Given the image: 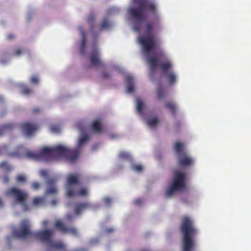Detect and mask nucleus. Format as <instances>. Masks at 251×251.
<instances>
[{"label":"nucleus","mask_w":251,"mask_h":251,"mask_svg":"<svg viewBox=\"0 0 251 251\" xmlns=\"http://www.w3.org/2000/svg\"><path fill=\"white\" fill-rule=\"evenodd\" d=\"M135 6L129 9V13L135 20L143 22L148 17V13H151L155 16V22H148L145 25V35H141L138 38V41L142 46L143 51L146 54L147 57L151 55V51L154 50L157 47L156 39L151 32L154 27L159 25L160 20L157 13V6L153 2L147 0H133Z\"/></svg>","instance_id":"nucleus-1"},{"label":"nucleus","mask_w":251,"mask_h":251,"mask_svg":"<svg viewBox=\"0 0 251 251\" xmlns=\"http://www.w3.org/2000/svg\"><path fill=\"white\" fill-rule=\"evenodd\" d=\"M30 223L28 220L22 221L18 226H13L11 235L6 237V242L9 248L12 244L17 239H25L28 237H35L47 246L46 251L61 250L63 249V244L52 240L53 231L51 229H44L41 231H31L30 230Z\"/></svg>","instance_id":"nucleus-2"},{"label":"nucleus","mask_w":251,"mask_h":251,"mask_svg":"<svg viewBox=\"0 0 251 251\" xmlns=\"http://www.w3.org/2000/svg\"><path fill=\"white\" fill-rule=\"evenodd\" d=\"M179 230L182 236V251H193L196 245L195 238L198 233L193 220L187 216L182 217Z\"/></svg>","instance_id":"nucleus-3"},{"label":"nucleus","mask_w":251,"mask_h":251,"mask_svg":"<svg viewBox=\"0 0 251 251\" xmlns=\"http://www.w3.org/2000/svg\"><path fill=\"white\" fill-rule=\"evenodd\" d=\"M165 56V52L162 50H159L157 52L156 56L149 55L147 57V61L151 70L150 77L152 79L153 73L156 68L159 67L160 70L166 75L169 83L174 84L176 80V75L174 72H168L172 68L171 62L169 60H166L159 63V59H164Z\"/></svg>","instance_id":"nucleus-4"},{"label":"nucleus","mask_w":251,"mask_h":251,"mask_svg":"<svg viewBox=\"0 0 251 251\" xmlns=\"http://www.w3.org/2000/svg\"><path fill=\"white\" fill-rule=\"evenodd\" d=\"M63 155V145L55 147H44L38 153L28 151L26 156L30 159L49 161Z\"/></svg>","instance_id":"nucleus-5"},{"label":"nucleus","mask_w":251,"mask_h":251,"mask_svg":"<svg viewBox=\"0 0 251 251\" xmlns=\"http://www.w3.org/2000/svg\"><path fill=\"white\" fill-rule=\"evenodd\" d=\"M186 175L179 171L175 173L171 185L168 188L166 192V197H171L177 191H181L186 186Z\"/></svg>","instance_id":"nucleus-6"},{"label":"nucleus","mask_w":251,"mask_h":251,"mask_svg":"<svg viewBox=\"0 0 251 251\" xmlns=\"http://www.w3.org/2000/svg\"><path fill=\"white\" fill-rule=\"evenodd\" d=\"M89 140V136L84 135L80 137L78 140V147L75 149H69L64 146V159L69 163H74L78 159L80 153V147Z\"/></svg>","instance_id":"nucleus-7"},{"label":"nucleus","mask_w":251,"mask_h":251,"mask_svg":"<svg viewBox=\"0 0 251 251\" xmlns=\"http://www.w3.org/2000/svg\"><path fill=\"white\" fill-rule=\"evenodd\" d=\"M5 193L6 196L14 198L16 202L21 204L24 212L29 211V208L26 202L27 197L26 192L16 187H12L6 190Z\"/></svg>","instance_id":"nucleus-8"},{"label":"nucleus","mask_w":251,"mask_h":251,"mask_svg":"<svg viewBox=\"0 0 251 251\" xmlns=\"http://www.w3.org/2000/svg\"><path fill=\"white\" fill-rule=\"evenodd\" d=\"M174 148L178 157L177 164L179 166L187 167L193 164V160L187 155L182 143H176Z\"/></svg>","instance_id":"nucleus-9"},{"label":"nucleus","mask_w":251,"mask_h":251,"mask_svg":"<svg viewBox=\"0 0 251 251\" xmlns=\"http://www.w3.org/2000/svg\"><path fill=\"white\" fill-rule=\"evenodd\" d=\"M74 216L72 214H67L65 217V223H64V234H68L77 236L78 234L77 230L72 225H68L67 223L72 222L74 220Z\"/></svg>","instance_id":"nucleus-10"},{"label":"nucleus","mask_w":251,"mask_h":251,"mask_svg":"<svg viewBox=\"0 0 251 251\" xmlns=\"http://www.w3.org/2000/svg\"><path fill=\"white\" fill-rule=\"evenodd\" d=\"M79 187H70L68 191H66V196L69 198L87 196V190L84 188L79 189Z\"/></svg>","instance_id":"nucleus-11"},{"label":"nucleus","mask_w":251,"mask_h":251,"mask_svg":"<svg viewBox=\"0 0 251 251\" xmlns=\"http://www.w3.org/2000/svg\"><path fill=\"white\" fill-rule=\"evenodd\" d=\"M46 182L48 185L46 192V195H56L58 190L55 186L56 180L54 178H47Z\"/></svg>","instance_id":"nucleus-12"},{"label":"nucleus","mask_w":251,"mask_h":251,"mask_svg":"<svg viewBox=\"0 0 251 251\" xmlns=\"http://www.w3.org/2000/svg\"><path fill=\"white\" fill-rule=\"evenodd\" d=\"M89 60L91 63L94 66H103L102 62L99 58V52L98 49L95 48L91 53Z\"/></svg>","instance_id":"nucleus-13"},{"label":"nucleus","mask_w":251,"mask_h":251,"mask_svg":"<svg viewBox=\"0 0 251 251\" xmlns=\"http://www.w3.org/2000/svg\"><path fill=\"white\" fill-rule=\"evenodd\" d=\"M21 128L26 137H30L33 132L36 130V126L34 124L24 123L21 125Z\"/></svg>","instance_id":"nucleus-14"},{"label":"nucleus","mask_w":251,"mask_h":251,"mask_svg":"<svg viewBox=\"0 0 251 251\" xmlns=\"http://www.w3.org/2000/svg\"><path fill=\"white\" fill-rule=\"evenodd\" d=\"M67 191H68L70 187L76 188L81 185L78 177L76 175H70L68 176L67 178Z\"/></svg>","instance_id":"nucleus-15"},{"label":"nucleus","mask_w":251,"mask_h":251,"mask_svg":"<svg viewBox=\"0 0 251 251\" xmlns=\"http://www.w3.org/2000/svg\"><path fill=\"white\" fill-rule=\"evenodd\" d=\"M91 207L89 202H78L75 204L74 212L76 216H79L84 210Z\"/></svg>","instance_id":"nucleus-16"},{"label":"nucleus","mask_w":251,"mask_h":251,"mask_svg":"<svg viewBox=\"0 0 251 251\" xmlns=\"http://www.w3.org/2000/svg\"><path fill=\"white\" fill-rule=\"evenodd\" d=\"M92 131L97 134H100L103 131V127L99 120H96L92 122L91 125Z\"/></svg>","instance_id":"nucleus-17"},{"label":"nucleus","mask_w":251,"mask_h":251,"mask_svg":"<svg viewBox=\"0 0 251 251\" xmlns=\"http://www.w3.org/2000/svg\"><path fill=\"white\" fill-rule=\"evenodd\" d=\"M16 127V125L13 123H8L2 125L0 126V136L4 133L13 130Z\"/></svg>","instance_id":"nucleus-18"},{"label":"nucleus","mask_w":251,"mask_h":251,"mask_svg":"<svg viewBox=\"0 0 251 251\" xmlns=\"http://www.w3.org/2000/svg\"><path fill=\"white\" fill-rule=\"evenodd\" d=\"M125 80L127 83V92L129 93H132L134 90L133 77L130 75H127L125 76Z\"/></svg>","instance_id":"nucleus-19"},{"label":"nucleus","mask_w":251,"mask_h":251,"mask_svg":"<svg viewBox=\"0 0 251 251\" xmlns=\"http://www.w3.org/2000/svg\"><path fill=\"white\" fill-rule=\"evenodd\" d=\"M96 19L95 15L93 13H90L87 19V22L90 26V30L92 32H95V21Z\"/></svg>","instance_id":"nucleus-20"},{"label":"nucleus","mask_w":251,"mask_h":251,"mask_svg":"<svg viewBox=\"0 0 251 251\" xmlns=\"http://www.w3.org/2000/svg\"><path fill=\"white\" fill-rule=\"evenodd\" d=\"M81 33L82 34V39L81 42V47L80 49V52L82 54H85V50L86 48V37H85V32L83 31L82 29H81Z\"/></svg>","instance_id":"nucleus-21"},{"label":"nucleus","mask_w":251,"mask_h":251,"mask_svg":"<svg viewBox=\"0 0 251 251\" xmlns=\"http://www.w3.org/2000/svg\"><path fill=\"white\" fill-rule=\"evenodd\" d=\"M110 26V24L107 19H104L101 21V23L100 25V27L99 28V31L100 32L103 30L109 28Z\"/></svg>","instance_id":"nucleus-22"},{"label":"nucleus","mask_w":251,"mask_h":251,"mask_svg":"<svg viewBox=\"0 0 251 251\" xmlns=\"http://www.w3.org/2000/svg\"><path fill=\"white\" fill-rule=\"evenodd\" d=\"M165 107L170 110L172 113L174 115L176 113V104L172 102H167L165 103Z\"/></svg>","instance_id":"nucleus-23"},{"label":"nucleus","mask_w":251,"mask_h":251,"mask_svg":"<svg viewBox=\"0 0 251 251\" xmlns=\"http://www.w3.org/2000/svg\"><path fill=\"white\" fill-rule=\"evenodd\" d=\"M17 85L22 87V93L24 95H27L33 93V91L31 89H29L23 83H19L17 84Z\"/></svg>","instance_id":"nucleus-24"},{"label":"nucleus","mask_w":251,"mask_h":251,"mask_svg":"<svg viewBox=\"0 0 251 251\" xmlns=\"http://www.w3.org/2000/svg\"><path fill=\"white\" fill-rule=\"evenodd\" d=\"M50 130L55 134H59L61 133V128L58 125H51L50 127Z\"/></svg>","instance_id":"nucleus-25"},{"label":"nucleus","mask_w":251,"mask_h":251,"mask_svg":"<svg viewBox=\"0 0 251 251\" xmlns=\"http://www.w3.org/2000/svg\"><path fill=\"white\" fill-rule=\"evenodd\" d=\"M10 61V57L7 52H3V57L0 58V64L1 65H6Z\"/></svg>","instance_id":"nucleus-26"},{"label":"nucleus","mask_w":251,"mask_h":251,"mask_svg":"<svg viewBox=\"0 0 251 251\" xmlns=\"http://www.w3.org/2000/svg\"><path fill=\"white\" fill-rule=\"evenodd\" d=\"M158 123L159 120L158 118L156 117H153L147 121V123L151 127H155L158 124Z\"/></svg>","instance_id":"nucleus-27"},{"label":"nucleus","mask_w":251,"mask_h":251,"mask_svg":"<svg viewBox=\"0 0 251 251\" xmlns=\"http://www.w3.org/2000/svg\"><path fill=\"white\" fill-rule=\"evenodd\" d=\"M144 103L140 99L137 100V111L140 114H142L144 109Z\"/></svg>","instance_id":"nucleus-28"},{"label":"nucleus","mask_w":251,"mask_h":251,"mask_svg":"<svg viewBox=\"0 0 251 251\" xmlns=\"http://www.w3.org/2000/svg\"><path fill=\"white\" fill-rule=\"evenodd\" d=\"M35 12V10L34 8H29L28 9L26 15V19L27 22H29L31 20Z\"/></svg>","instance_id":"nucleus-29"},{"label":"nucleus","mask_w":251,"mask_h":251,"mask_svg":"<svg viewBox=\"0 0 251 251\" xmlns=\"http://www.w3.org/2000/svg\"><path fill=\"white\" fill-rule=\"evenodd\" d=\"M45 202V199L42 197H36L34 199L33 201V204L34 205H39L44 204Z\"/></svg>","instance_id":"nucleus-30"},{"label":"nucleus","mask_w":251,"mask_h":251,"mask_svg":"<svg viewBox=\"0 0 251 251\" xmlns=\"http://www.w3.org/2000/svg\"><path fill=\"white\" fill-rule=\"evenodd\" d=\"M164 95L165 92L164 89L161 87H158L156 90V96L157 99H161L164 97Z\"/></svg>","instance_id":"nucleus-31"},{"label":"nucleus","mask_w":251,"mask_h":251,"mask_svg":"<svg viewBox=\"0 0 251 251\" xmlns=\"http://www.w3.org/2000/svg\"><path fill=\"white\" fill-rule=\"evenodd\" d=\"M0 168H2L3 170L8 171L13 169L12 166L8 164L5 162H3L0 163Z\"/></svg>","instance_id":"nucleus-32"},{"label":"nucleus","mask_w":251,"mask_h":251,"mask_svg":"<svg viewBox=\"0 0 251 251\" xmlns=\"http://www.w3.org/2000/svg\"><path fill=\"white\" fill-rule=\"evenodd\" d=\"M25 50L24 48H18L15 50L14 51V55L16 57H19L21 56V55L25 53Z\"/></svg>","instance_id":"nucleus-33"},{"label":"nucleus","mask_w":251,"mask_h":251,"mask_svg":"<svg viewBox=\"0 0 251 251\" xmlns=\"http://www.w3.org/2000/svg\"><path fill=\"white\" fill-rule=\"evenodd\" d=\"M132 169L137 172H141L143 170V167L141 165L134 164L132 166Z\"/></svg>","instance_id":"nucleus-34"},{"label":"nucleus","mask_w":251,"mask_h":251,"mask_svg":"<svg viewBox=\"0 0 251 251\" xmlns=\"http://www.w3.org/2000/svg\"><path fill=\"white\" fill-rule=\"evenodd\" d=\"M119 157L121 159H128L130 157V155L127 152L121 151L119 154Z\"/></svg>","instance_id":"nucleus-35"},{"label":"nucleus","mask_w":251,"mask_h":251,"mask_svg":"<svg viewBox=\"0 0 251 251\" xmlns=\"http://www.w3.org/2000/svg\"><path fill=\"white\" fill-rule=\"evenodd\" d=\"M30 82L32 84H37L39 82V78L38 76L36 75H33L31 76L30 79Z\"/></svg>","instance_id":"nucleus-36"},{"label":"nucleus","mask_w":251,"mask_h":251,"mask_svg":"<svg viewBox=\"0 0 251 251\" xmlns=\"http://www.w3.org/2000/svg\"><path fill=\"white\" fill-rule=\"evenodd\" d=\"M26 180V177L23 175H18L16 178L17 181L19 183L24 182Z\"/></svg>","instance_id":"nucleus-37"},{"label":"nucleus","mask_w":251,"mask_h":251,"mask_svg":"<svg viewBox=\"0 0 251 251\" xmlns=\"http://www.w3.org/2000/svg\"><path fill=\"white\" fill-rule=\"evenodd\" d=\"M39 174L43 177L46 178L48 175V172L45 169H41L39 171Z\"/></svg>","instance_id":"nucleus-38"},{"label":"nucleus","mask_w":251,"mask_h":251,"mask_svg":"<svg viewBox=\"0 0 251 251\" xmlns=\"http://www.w3.org/2000/svg\"><path fill=\"white\" fill-rule=\"evenodd\" d=\"M55 227L59 228L61 231H63V222L61 221H57L55 223Z\"/></svg>","instance_id":"nucleus-39"},{"label":"nucleus","mask_w":251,"mask_h":251,"mask_svg":"<svg viewBox=\"0 0 251 251\" xmlns=\"http://www.w3.org/2000/svg\"><path fill=\"white\" fill-rule=\"evenodd\" d=\"M40 186V183L36 182H34L32 183V188L34 190H36L39 188Z\"/></svg>","instance_id":"nucleus-40"},{"label":"nucleus","mask_w":251,"mask_h":251,"mask_svg":"<svg viewBox=\"0 0 251 251\" xmlns=\"http://www.w3.org/2000/svg\"><path fill=\"white\" fill-rule=\"evenodd\" d=\"M8 155L11 157H17L19 156V153L17 151H14L9 152Z\"/></svg>","instance_id":"nucleus-41"},{"label":"nucleus","mask_w":251,"mask_h":251,"mask_svg":"<svg viewBox=\"0 0 251 251\" xmlns=\"http://www.w3.org/2000/svg\"><path fill=\"white\" fill-rule=\"evenodd\" d=\"M8 147V145L6 144H3L0 146V154H1L4 150H6Z\"/></svg>","instance_id":"nucleus-42"},{"label":"nucleus","mask_w":251,"mask_h":251,"mask_svg":"<svg viewBox=\"0 0 251 251\" xmlns=\"http://www.w3.org/2000/svg\"><path fill=\"white\" fill-rule=\"evenodd\" d=\"M104 203L107 205H109L111 202V200L109 198H106L104 200Z\"/></svg>","instance_id":"nucleus-43"},{"label":"nucleus","mask_w":251,"mask_h":251,"mask_svg":"<svg viewBox=\"0 0 251 251\" xmlns=\"http://www.w3.org/2000/svg\"><path fill=\"white\" fill-rule=\"evenodd\" d=\"M9 181V178L8 176L6 175H5L3 177V182L6 183H8Z\"/></svg>","instance_id":"nucleus-44"},{"label":"nucleus","mask_w":251,"mask_h":251,"mask_svg":"<svg viewBox=\"0 0 251 251\" xmlns=\"http://www.w3.org/2000/svg\"><path fill=\"white\" fill-rule=\"evenodd\" d=\"M134 202L135 204H136V205H139V204H141L143 202V201L141 199H139L135 200L134 201Z\"/></svg>","instance_id":"nucleus-45"},{"label":"nucleus","mask_w":251,"mask_h":251,"mask_svg":"<svg viewBox=\"0 0 251 251\" xmlns=\"http://www.w3.org/2000/svg\"><path fill=\"white\" fill-rule=\"evenodd\" d=\"M133 28L134 29V30L136 31H139L140 30V27L139 25H134L133 26Z\"/></svg>","instance_id":"nucleus-46"},{"label":"nucleus","mask_w":251,"mask_h":251,"mask_svg":"<svg viewBox=\"0 0 251 251\" xmlns=\"http://www.w3.org/2000/svg\"><path fill=\"white\" fill-rule=\"evenodd\" d=\"M102 77L104 78H107L110 76V75L108 73H104L102 74Z\"/></svg>","instance_id":"nucleus-47"},{"label":"nucleus","mask_w":251,"mask_h":251,"mask_svg":"<svg viewBox=\"0 0 251 251\" xmlns=\"http://www.w3.org/2000/svg\"><path fill=\"white\" fill-rule=\"evenodd\" d=\"M57 203V200L56 199H53L51 201V205L52 206H54L56 205Z\"/></svg>","instance_id":"nucleus-48"},{"label":"nucleus","mask_w":251,"mask_h":251,"mask_svg":"<svg viewBox=\"0 0 251 251\" xmlns=\"http://www.w3.org/2000/svg\"><path fill=\"white\" fill-rule=\"evenodd\" d=\"M49 222L48 220H44L42 222V225L43 227H45L48 224Z\"/></svg>","instance_id":"nucleus-49"},{"label":"nucleus","mask_w":251,"mask_h":251,"mask_svg":"<svg viewBox=\"0 0 251 251\" xmlns=\"http://www.w3.org/2000/svg\"><path fill=\"white\" fill-rule=\"evenodd\" d=\"M40 111V109L38 107H36L33 109V111L34 113H37Z\"/></svg>","instance_id":"nucleus-50"},{"label":"nucleus","mask_w":251,"mask_h":251,"mask_svg":"<svg viewBox=\"0 0 251 251\" xmlns=\"http://www.w3.org/2000/svg\"><path fill=\"white\" fill-rule=\"evenodd\" d=\"M77 126H78V128H79V130L81 131V132H82L83 131V127H81L80 126V124H77Z\"/></svg>","instance_id":"nucleus-51"},{"label":"nucleus","mask_w":251,"mask_h":251,"mask_svg":"<svg viewBox=\"0 0 251 251\" xmlns=\"http://www.w3.org/2000/svg\"><path fill=\"white\" fill-rule=\"evenodd\" d=\"M6 111L5 110H3L2 112L0 113V117H2L6 113Z\"/></svg>","instance_id":"nucleus-52"},{"label":"nucleus","mask_w":251,"mask_h":251,"mask_svg":"<svg viewBox=\"0 0 251 251\" xmlns=\"http://www.w3.org/2000/svg\"><path fill=\"white\" fill-rule=\"evenodd\" d=\"M13 37V35L12 34H8L7 36V38L8 39H12Z\"/></svg>","instance_id":"nucleus-53"},{"label":"nucleus","mask_w":251,"mask_h":251,"mask_svg":"<svg viewBox=\"0 0 251 251\" xmlns=\"http://www.w3.org/2000/svg\"><path fill=\"white\" fill-rule=\"evenodd\" d=\"M3 101H4V99H3V97L0 96V102H1L2 103H3Z\"/></svg>","instance_id":"nucleus-54"},{"label":"nucleus","mask_w":251,"mask_h":251,"mask_svg":"<svg viewBox=\"0 0 251 251\" xmlns=\"http://www.w3.org/2000/svg\"><path fill=\"white\" fill-rule=\"evenodd\" d=\"M3 205V203L2 201H1V199H0V206H2Z\"/></svg>","instance_id":"nucleus-55"},{"label":"nucleus","mask_w":251,"mask_h":251,"mask_svg":"<svg viewBox=\"0 0 251 251\" xmlns=\"http://www.w3.org/2000/svg\"><path fill=\"white\" fill-rule=\"evenodd\" d=\"M148 251V250H143V251Z\"/></svg>","instance_id":"nucleus-56"},{"label":"nucleus","mask_w":251,"mask_h":251,"mask_svg":"<svg viewBox=\"0 0 251 251\" xmlns=\"http://www.w3.org/2000/svg\"><path fill=\"white\" fill-rule=\"evenodd\" d=\"M63 249H64V251L65 250V247H63Z\"/></svg>","instance_id":"nucleus-57"}]
</instances>
